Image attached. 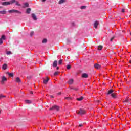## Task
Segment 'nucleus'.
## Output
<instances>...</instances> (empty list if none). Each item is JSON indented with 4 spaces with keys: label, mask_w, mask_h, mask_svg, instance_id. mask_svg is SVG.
I'll list each match as a JSON object with an SVG mask.
<instances>
[{
    "label": "nucleus",
    "mask_w": 131,
    "mask_h": 131,
    "mask_svg": "<svg viewBox=\"0 0 131 131\" xmlns=\"http://www.w3.org/2000/svg\"><path fill=\"white\" fill-rule=\"evenodd\" d=\"M86 113V111L82 108H80L79 110H77L76 112V113H77V114H78V115H81V116H82V115H84Z\"/></svg>",
    "instance_id": "f257e3e1"
},
{
    "label": "nucleus",
    "mask_w": 131,
    "mask_h": 131,
    "mask_svg": "<svg viewBox=\"0 0 131 131\" xmlns=\"http://www.w3.org/2000/svg\"><path fill=\"white\" fill-rule=\"evenodd\" d=\"M114 93V90L111 89L108 91L107 95H111L112 98H114V99H115V98H116V94Z\"/></svg>",
    "instance_id": "f03ea898"
},
{
    "label": "nucleus",
    "mask_w": 131,
    "mask_h": 131,
    "mask_svg": "<svg viewBox=\"0 0 131 131\" xmlns=\"http://www.w3.org/2000/svg\"><path fill=\"white\" fill-rule=\"evenodd\" d=\"M15 2H16V0H12L10 2H3L2 4L3 6H8V5H12V4H14Z\"/></svg>",
    "instance_id": "7ed1b4c3"
},
{
    "label": "nucleus",
    "mask_w": 131,
    "mask_h": 131,
    "mask_svg": "<svg viewBox=\"0 0 131 131\" xmlns=\"http://www.w3.org/2000/svg\"><path fill=\"white\" fill-rule=\"evenodd\" d=\"M9 13H15L16 14H22V12L20 11L15 10V9H12L9 11H8Z\"/></svg>",
    "instance_id": "20e7f679"
},
{
    "label": "nucleus",
    "mask_w": 131,
    "mask_h": 131,
    "mask_svg": "<svg viewBox=\"0 0 131 131\" xmlns=\"http://www.w3.org/2000/svg\"><path fill=\"white\" fill-rule=\"evenodd\" d=\"M60 108L59 107V106H57V105H54L53 106H52V107H51L49 110H56V111H59V109Z\"/></svg>",
    "instance_id": "39448f33"
},
{
    "label": "nucleus",
    "mask_w": 131,
    "mask_h": 131,
    "mask_svg": "<svg viewBox=\"0 0 131 131\" xmlns=\"http://www.w3.org/2000/svg\"><path fill=\"white\" fill-rule=\"evenodd\" d=\"M7 80H8V78H7L5 76H3L1 80L2 84H4V82L7 81Z\"/></svg>",
    "instance_id": "423d86ee"
},
{
    "label": "nucleus",
    "mask_w": 131,
    "mask_h": 131,
    "mask_svg": "<svg viewBox=\"0 0 131 131\" xmlns=\"http://www.w3.org/2000/svg\"><path fill=\"white\" fill-rule=\"evenodd\" d=\"M94 67L96 69H101L102 66L98 63L94 64Z\"/></svg>",
    "instance_id": "0eeeda50"
},
{
    "label": "nucleus",
    "mask_w": 131,
    "mask_h": 131,
    "mask_svg": "<svg viewBox=\"0 0 131 131\" xmlns=\"http://www.w3.org/2000/svg\"><path fill=\"white\" fill-rule=\"evenodd\" d=\"M32 18H33V20H34V21L37 20V17H36V15L34 13L32 14Z\"/></svg>",
    "instance_id": "6e6552de"
},
{
    "label": "nucleus",
    "mask_w": 131,
    "mask_h": 131,
    "mask_svg": "<svg viewBox=\"0 0 131 131\" xmlns=\"http://www.w3.org/2000/svg\"><path fill=\"white\" fill-rule=\"evenodd\" d=\"M82 77L83 78H88L89 77V75L86 73H83L82 74Z\"/></svg>",
    "instance_id": "1a4fd4ad"
},
{
    "label": "nucleus",
    "mask_w": 131,
    "mask_h": 131,
    "mask_svg": "<svg viewBox=\"0 0 131 131\" xmlns=\"http://www.w3.org/2000/svg\"><path fill=\"white\" fill-rule=\"evenodd\" d=\"M98 25H99V21H95L94 23V28H98Z\"/></svg>",
    "instance_id": "9d476101"
},
{
    "label": "nucleus",
    "mask_w": 131,
    "mask_h": 131,
    "mask_svg": "<svg viewBox=\"0 0 131 131\" xmlns=\"http://www.w3.org/2000/svg\"><path fill=\"white\" fill-rule=\"evenodd\" d=\"M58 66V61L57 60H55L53 63V67H57Z\"/></svg>",
    "instance_id": "9b49d317"
},
{
    "label": "nucleus",
    "mask_w": 131,
    "mask_h": 131,
    "mask_svg": "<svg viewBox=\"0 0 131 131\" xmlns=\"http://www.w3.org/2000/svg\"><path fill=\"white\" fill-rule=\"evenodd\" d=\"M16 82H17V83H20L22 81H21V79L19 77H16L15 80Z\"/></svg>",
    "instance_id": "f8f14e48"
},
{
    "label": "nucleus",
    "mask_w": 131,
    "mask_h": 131,
    "mask_svg": "<svg viewBox=\"0 0 131 131\" xmlns=\"http://www.w3.org/2000/svg\"><path fill=\"white\" fill-rule=\"evenodd\" d=\"M49 80H50V79L49 78V77H47L46 79H45L43 80V83H44V84H47Z\"/></svg>",
    "instance_id": "ddd939ff"
},
{
    "label": "nucleus",
    "mask_w": 131,
    "mask_h": 131,
    "mask_svg": "<svg viewBox=\"0 0 131 131\" xmlns=\"http://www.w3.org/2000/svg\"><path fill=\"white\" fill-rule=\"evenodd\" d=\"M28 7H29V4H28V3H24V6H23V8H28Z\"/></svg>",
    "instance_id": "4468645a"
},
{
    "label": "nucleus",
    "mask_w": 131,
    "mask_h": 131,
    "mask_svg": "<svg viewBox=\"0 0 131 131\" xmlns=\"http://www.w3.org/2000/svg\"><path fill=\"white\" fill-rule=\"evenodd\" d=\"M73 79H71L68 81V84H72L73 83Z\"/></svg>",
    "instance_id": "2eb2a0df"
},
{
    "label": "nucleus",
    "mask_w": 131,
    "mask_h": 131,
    "mask_svg": "<svg viewBox=\"0 0 131 131\" xmlns=\"http://www.w3.org/2000/svg\"><path fill=\"white\" fill-rule=\"evenodd\" d=\"M30 12H31V8H28L26 10L27 14H30Z\"/></svg>",
    "instance_id": "dca6fc26"
},
{
    "label": "nucleus",
    "mask_w": 131,
    "mask_h": 131,
    "mask_svg": "<svg viewBox=\"0 0 131 131\" xmlns=\"http://www.w3.org/2000/svg\"><path fill=\"white\" fill-rule=\"evenodd\" d=\"M7 74H8L9 76H10V77H13V76H14V73H13L7 72Z\"/></svg>",
    "instance_id": "f3484780"
},
{
    "label": "nucleus",
    "mask_w": 131,
    "mask_h": 131,
    "mask_svg": "<svg viewBox=\"0 0 131 131\" xmlns=\"http://www.w3.org/2000/svg\"><path fill=\"white\" fill-rule=\"evenodd\" d=\"M7 67H8V65L7 64H4L3 66V69H4V70H6V69H7Z\"/></svg>",
    "instance_id": "a211bd4d"
},
{
    "label": "nucleus",
    "mask_w": 131,
    "mask_h": 131,
    "mask_svg": "<svg viewBox=\"0 0 131 131\" xmlns=\"http://www.w3.org/2000/svg\"><path fill=\"white\" fill-rule=\"evenodd\" d=\"M6 11L5 10L0 11V14H2V15H5L6 14Z\"/></svg>",
    "instance_id": "6ab92c4d"
},
{
    "label": "nucleus",
    "mask_w": 131,
    "mask_h": 131,
    "mask_svg": "<svg viewBox=\"0 0 131 131\" xmlns=\"http://www.w3.org/2000/svg\"><path fill=\"white\" fill-rule=\"evenodd\" d=\"M83 100V97L81 96L80 98H77V100L80 101H82Z\"/></svg>",
    "instance_id": "aec40b11"
},
{
    "label": "nucleus",
    "mask_w": 131,
    "mask_h": 131,
    "mask_svg": "<svg viewBox=\"0 0 131 131\" xmlns=\"http://www.w3.org/2000/svg\"><path fill=\"white\" fill-rule=\"evenodd\" d=\"M25 102H26V104H31L32 103L31 100H26Z\"/></svg>",
    "instance_id": "412c9836"
},
{
    "label": "nucleus",
    "mask_w": 131,
    "mask_h": 131,
    "mask_svg": "<svg viewBox=\"0 0 131 131\" xmlns=\"http://www.w3.org/2000/svg\"><path fill=\"white\" fill-rule=\"evenodd\" d=\"M98 49L99 50V51H101V50L103 49V46L102 45H99L98 47Z\"/></svg>",
    "instance_id": "4be33fe9"
},
{
    "label": "nucleus",
    "mask_w": 131,
    "mask_h": 131,
    "mask_svg": "<svg viewBox=\"0 0 131 131\" xmlns=\"http://www.w3.org/2000/svg\"><path fill=\"white\" fill-rule=\"evenodd\" d=\"M63 3H65V0H60L58 2V4L61 5V4H63Z\"/></svg>",
    "instance_id": "5701e85b"
},
{
    "label": "nucleus",
    "mask_w": 131,
    "mask_h": 131,
    "mask_svg": "<svg viewBox=\"0 0 131 131\" xmlns=\"http://www.w3.org/2000/svg\"><path fill=\"white\" fill-rule=\"evenodd\" d=\"M2 38V39L3 40H6V36H5V35H3L2 36V38Z\"/></svg>",
    "instance_id": "b1692460"
},
{
    "label": "nucleus",
    "mask_w": 131,
    "mask_h": 131,
    "mask_svg": "<svg viewBox=\"0 0 131 131\" xmlns=\"http://www.w3.org/2000/svg\"><path fill=\"white\" fill-rule=\"evenodd\" d=\"M48 42V40L47 39H43L42 40V43H47Z\"/></svg>",
    "instance_id": "393cba45"
},
{
    "label": "nucleus",
    "mask_w": 131,
    "mask_h": 131,
    "mask_svg": "<svg viewBox=\"0 0 131 131\" xmlns=\"http://www.w3.org/2000/svg\"><path fill=\"white\" fill-rule=\"evenodd\" d=\"M15 5H16V6H18L19 7H20V6H21V4H20L19 3V2H18V1H15Z\"/></svg>",
    "instance_id": "a878e982"
},
{
    "label": "nucleus",
    "mask_w": 131,
    "mask_h": 131,
    "mask_svg": "<svg viewBox=\"0 0 131 131\" xmlns=\"http://www.w3.org/2000/svg\"><path fill=\"white\" fill-rule=\"evenodd\" d=\"M80 9L81 10H84V9H86V6H81Z\"/></svg>",
    "instance_id": "bb28decb"
},
{
    "label": "nucleus",
    "mask_w": 131,
    "mask_h": 131,
    "mask_svg": "<svg viewBox=\"0 0 131 131\" xmlns=\"http://www.w3.org/2000/svg\"><path fill=\"white\" fill-rule=\"evenodd\" d=\"M62 63H63V60L60 59V60L58 61V64H59V65H61V64H62Z\"/></svg>",
    "instance_id": "cd10ccee"
},
{
    "label": "nucleus",
    "mask_w": 131,
    "mask_h": 131,
    "mask_svg": "<svg viewBox=\"0 0 131 131\" xmlns=\"http://www.w3.org/2000/svg\"><path fill=\"white\" fill-rule=\"evenodd\" d=\"M3 98H6V96L1 94L0 95V99H3Z\"/></svg>",
    "instance_id": "c85d7f7f"
},
{
    "label": "nucleus",
    "mask_w": 131,
    "mask_h": 131,
    "mask_svg": "<svg viewBox=\"0 0 131 131\" xmlns=\"http://www.w3.org/2000/svg\"><path fill=\"white\" fill-rule=\"evenodd\" d=\"M7 55H12V52L11 51H7L6 52Z\"/></svg>",
    "instance_id": "c756f323"
},
{
    "label": "nucleus",
    "mask_w": 131,
    "mask_h": 131,
    "mask_svg": "<svg viewBox=\"0 0 131 131\" xmlns=\"http://www.w3.org/2000/svg\"><path fill=\"white\" fill-rule=\"evenodd\" d=\"M58 74H59V72H55L54 73V75L55 76H57V75Z\"/></svg>",
    "instance_id": "7c9ffc66"
},
{
    "label": "nucleus",
    "mask_w": 131,
    "mask_h": 131,
    "mask_svg": "<svg viewBox=\"0 0 131 131\" xmlns=\"http://www.w3.org/2000/svg\"><path fill=\"white\" fill-rule=\"evenodd\" d=\"M71 68V66L70 65H68V66H67V69L69 70V69H70Z\"/></svg>",
    "instance_id": "2f4dec72"
},
{
    "label": "nucleus",
    "mask_w": 131,
    "mask_h": 131,
    "mask_svg": "<svg viewBox=\"0 0 131 131\" xmlns=\"http://www.w3.org/2000/svg\"><path fill=\"white\" fill-rule=\"evenodd\" d=\"M4 41H3V39L2 38H0V45H3Z\"/></svg>",
    "instance_id": "473e14b6"
},
{
    "label": "nucleus",
    "mask_w": 131,
    "mask_h": 131,
    "mask_svg": "<svg viewBox=\"0 0 131 131\" xmlns=\"http://www.w3.org/2000/svg\"><path fill=\"white\" fill-rule=\"evenodd\" d=\"M114 38H115V37L113 36L112 37L111 39H110V41H112V40H113V39H114Z\"/></svg>",
    "instance_id": "72a5a7b5"
},
{
    "label": "nucleus",
    "mask_w": 131,
    "mask_h": 131,
    "mask_svg": "<svg viewBox=\"0 0 131 131\" xmlns=\"http://www.w3.org/2000/svg\"><path fill=\"white\" fill-rule=\"evenodd\" d=\"M34 33V32H31V33H30L31 36H32V35H33Z\"/></svg>",
    "instance_id": "f704fd0d"
},
{
    "label": "nucleus",
    "mask_w": 131,
    "mask_h": 131,
    "mask_svg": "<svg viewBox=\"0 0 131 131\" xmlns=\"http://www.w3.org/2000/svg\"><path fill=\"white\" fill-rule=\"evenodd\" d=\"M64 99H66V100H70L71 98L70 97H65Z\"/></svg>",
    "instance_id": "c9c22d12"
},
{
    "label": "nucleus",
    "mask_w": 131,
    "mask_h": 131,
    "mask_svg": "<svg viewBox=\"0 0 131 131\" xmlns=\"http://www.w3.org/2000/svg\"><path fill=\"white\" fill-rule=\"evenodd\" d=\"M79 127H81L83 126V124H80L79 125Z\"/></svg>",
    "instance_id": "e433bc0d"
},
{
    "label": "nucleus",
    "mask_w": 131,
    "mask_h": 131,
    "mask_svg": "<svg viewBox=\"0 0 131 131\" xmlns=\"http://www.w3.org/2000/svg\"><path fill=\"white\" fill-rule=\"evenodd\" d=\"M122 13H124V9H122Z\"/></svg>",
    "instance_id": "4c0bfd02"
},
{
    "label": "nucleus",
    "mask_w": 131,
    "mask_h": 131,
    "mask_svg": "<svg viewBox=\"0 0 131 131\" xmlns=\"http://www.w3.org/2000/svg\"><path fill=\"white\" fill-rule=\"evenodd\" d=\"M125 102H128V99H126V100H125Z\"/></svg>",
    "instance_id": "58836bf2"
},
{
    "label": "nucleus",
    "mask_w": 131,
    "mask_h": 131,
    "mask_svg": "<svg viewBox=\"0 0 131 131\" xmlns=\"http://www.w3.org/2000/svg\"><path fill=\"white\" fill-rule=\"evenodd\" d=\"M72 25H73V26H74V23H72Z\"/></svg>",
    "instance_id": "ea45409f"
},
{
    "label": "nucleus",
    "mask_w": 131,
    "mask_h": 131,
    "mask_svg": "<svg viewBox=\"0 0 131 131\" xmlns=\"http://www.w3.org/2000/svg\"><path fill=\"white\" fill-rule=\"evenodd\" d=\"M50 97H51V98H54V96H53V95H51Z\"/></svg>",
    "instance_id": "a19ab883"
},
{
    "label": "nucleus",
    "mask_w": 131,
    "mask_h": 131,
    "mask_svg": "<svg viewBox=\"0 0 131 131\" xmlns=\"http://www.w3.org/2000/svg\"><path fill=\"white\" fill-rule=\"evenodd\" d=\"M27 78H28V79H30V77H27Z\"/></svg>",
    "instance_id": "79ce46f5"
},
{
    "label": "nucleus",
    "mask_w": 131,
    "mask_h": 131,
    "mask_svg": "<svg viewBox=\"0 0 131 131\" xmlns=\"http://www.w3.org/2000/svg\"><path fill=\"white\" fill-rule=\"evenodd\" d=\"M30 94H33V92H32V91H31V92H30Z\"/></svg>",
    "instance_id": "37998d69"
},
{
    "label": "nucleus",
    "mask_w": 131,
    "mask_h": 131,
    "mask_svg": "<svg viewBox=\"0 0 131 131\" xmlns=\"http://www.w3.org/2000/svg\"><path fill=\"white\" fill-rule=\"evenodd\" d=\"M46 0H42V2H45Z\"/></svg>",
    "instance_id": "c03bdc74"
},
{
    "label": "nucleus",
    "mask_w": 131,
    "mask_h": 131,
    "mask_svg": "<svg viewBox=\"0 0 131 131\" xmlns=\"http://www.w3.org/2000/svg\"><path fill=\"white\" fill-rule=\"evenodd\" d=\"M58 95H61V92H59V93H58Z\"/></svg>",
    "instance_id": "a18cd8bd"
},
{
    "label": "nucleus",
    "mask_w": 131,
    "mask_h": 131,
    "mask_svg": "<svg viewBox=\"0 0 131 131\" xmlns=\"http://www.w3.org/2000/svg\"><path fill=\"white\" fill-rule=\"evenodd\" d=\"M57 70L59 69V67H57Z\"/></svg>",
    "instance_id": "49530a36"
},
{
    "label": "nucleus",
    "mask_w": 131,
    "mask_h": 131,
    "mask_svg": "<svg viewBox=\"0 0 131 131\" xmlns=\"http://www.w3.org/2000/svg\"><path fill=\"white\" fill-rule=\"evenodd\" d=\"M129 63L131 64V60H129Z\"/></svg>",
    "instance_id": "de8ad7c7"
},
{
    "label": "nucleus",
    "mask_w": 131,
    "mask_h": 131,
    "mask_svg": "<svg viewBox=\"0 0 131 131\" xmlns=\"http://www.w3.org/2000/svg\"><path fill=\"white\" fill-rule=\"evenodd\" d=\"M98 102H100V101L98 100Z\"/></svg>",
    "instance_id": "09e8293b"
},
{
    "label": "nucleus",
    "mask_w": 131,
    "mask_h": 131,
    "mask_svg": "<svg viewBox=\"0 0 131 131\" xmlns=\"http://www.w3.org/2000/svg\"><path fill=\"white\" fill-rule=\"evenodd\" d=\"M130 35H131V32H130Z\"/></svg>",
    "instance_id": "8fccbe9b"
},
{
    "label": "nucleus",
    "mask_w": 131,
    "mask_h": 131,
    "mask_svg": "<svg viewBox=\"0 0 131 131\" xmlns=\"http://www.w3.org/2000/svg\"><path fill=\"white\" fill-rule=\"evenodd\" d=\"M1 111H0V113H1Z\"/></svg>",
    "instance_id": "3c124183"
}]
</instances>
